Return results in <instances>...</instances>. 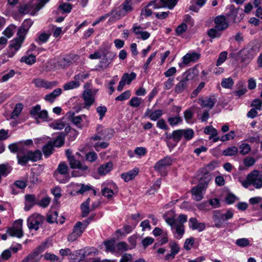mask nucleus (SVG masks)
I'll list each match as a JSON object with an SVG mask.
<instances>
[{"instance_id": "1", "label": "nucleus", "mask_w": 262, "mask_h": 262, "mask_svg": "<svg viewBox=\"0 0 262 262\" xmlns=\"http://www.w3.org/2000/svg\"><path fill=\"white\" fill-rule=\"evenodd\" d=\"M256 54V51L252 47L244 48L239 52L231 53L229 57L240 62L244 66H247Z\"/></svg>"}, {"instance_id": "2", "label": "nucleus", "mask_w": 262, "mask_h": 262, "mask_svg": "<svg viewBox=\"0 0 262 262\" xmlns=\"http://www.w3.org/2000/svg\"><path fill=\"white\" fill-rule=\"evenodd\" d=\"M211 178L209 176H207L200 179L199 183L191 189V195L193 200L196 201H201L206 192L208 184Z\"/></svg>"}, {"instance_id": "3", "label": "nucleus", "mask_w": 262, "mask_h": 262, "mask_svg": "<svg viewBox=\"0 0 262 262\" xmlns=\"http://www.w3.org/2000/svg\"><path fill=\"white\" fill-rule=\"evenodd\" d=\"M42 156V153L39 150L34 151L26 150L25 148L23 154H17V158L18 163L21 165H26L29 161L36 162L40 160Z\"/></svg>"}, {"instance_id": "4", "label": "nucleus", "mask_w": 262, "mask_h": 262, "mask_svg": "<svg viewBox=\"0 0 262 262\" xmlns=\"http://www.w3.org/2000/svg\"><path fill=\"white\" fill-rule=\"evenodd\" d=\"M243 186L245 188L252 185L256 189H259L262 187V175L257 170H254L249 173L246 178V179L242 182Z\"/></svg>"}, {"instance_id": "5", "label": "nucleus", "mask_w": 262, "mask_h": 262, "mask_svg": "<svg viewBox=\"0 0 262 262\" xmlns=\"http://www.w3.org/2000/svg\"><path fill=\"white\" fill-rule=\"evenodd\" d=\"M233 216V212L231 210H228L226 213H222L220 210H214L213 212L212 219L216 228L223 227L225 221L231 219Z\"/></svg>"}, {"instance_id": "6", "label": "nucleus", "mask_w": 262, "mask_h": 262, "mask_svg": "<svg viewBox=\"0 0 262 262\" xmlns=\"http://www.w3.org/2000/svg\"><path fill=\"white\" fill-rule=\"evenodd\" d=\"M39 2L36 4H27L21 7L20 12L23 13L30 12L31 15H34L40 10L49 0H38Z\"/></svg>"}, {"instance_id": "7", "label": "nucleus", "mask_w": 262, "mask_h": 262, "mask_svg": "<svg viewBox=\"0 0 262 262\" xmlns=\"http://www.w3.org/2000/svg\"><path fill=\"white\" fill-rule=\"evenodd\" d=\"M181 129L173 130L171 134L165 133V139L167 145L170 147H174L182 138Z\"/></svg>"}, {"instance_id": "8", "label": "nucleus", "mask_w": 262, "mask_h": 262, "mask_svg": "<svg viewBox=\"0 0 262 262\" xmlns=\"http://www.w3.org/2000/svg\"><path fill=\"white\" fill-rule=\"evenodd\" d=\"M44 220L43 216L38 213H34L28 218L27 226L30 230L36 231L42 225Z\"/></svg>"}, {"instance_id": "9", "label": "nucleus", "mask_w": 262, "mask_h": 262, "mask_svg": "<svg viewBox=\"0 0 262 262\" xmlns=\"http://www.w3.org/2000/svg\"><path fill=\"white\" fill-rule=\"evenodd\" d=\"M172 164V160L169 157H166L158 161L155 165L154 168L156 171L160 173L162 176L166 174V169L167 167Z\"/></svg>"}, {"instance_id": "10", "label": "nucleus", "mask_w": 262, "mask_h": 262, "mask_svg": "<svg viewBox=\"0 0 262 262\" xmlns=\"http://www.w3.org/2000/svg\"><path fill=\"white\" fill-rule=\"evenodd\" d=\"M30 115L38 122V119H40L43 121H47L48 118V113L46 110H41V106L37 104L33 106L30 110Z\"/></svg>"}, {"instance_id": "11", "label": "nucleus", "mask_w": 262, "mask_h": 262, "mask_svg": "<svg viewBox=\"0 0 262 262\" xmlns=\"http://www.w3.org/2000/svg\"><path fill=\"white\" fill-rule=\"evenodd\" d=\"M23 221L21 219L16 220L12 228L7 230V233L12 236H16L20 238L23 235L22 230Z\"/></svg>"}, {"instance_id": "12", "label": "nucleus", "mask_w": 262, "mask_h": 262, "mask_svg": "<svg viewBox=\"0 0 262 262\" xmlns=\"http://www.w3.org/2000/svg\"><path fill=\"white\" fill-rule=\"evenodd\" d=\"M33 83L37 88H45L46 89H51L56 86L57 84V82L56 81H48L41 78L34 79Z\"/></svg>"}, {"instance_id": "13", "label": "nucleus", "mask_w": 262, "mask_h": 262, "mask_svg": "<svg viewBox=\"0 0 262 262\" xmlns=\"http://www.w3.org/2000/svg\"><path fill=\"white\" fill-rule=\"evenodd\" d=\"M68 160L72 168L78 169L81 172H84L88 169V167L79 160H77L74 156H68Z\"/></svg>"}, {"instance_id": "14", "label": "nucleus", "mask_w": 262, "mask_h": 262, "mask_svg": "<svg viewBox=\"0 0 262 262\" xmlns=\"http://www.w3.org/2000/svg\"><path fill=\"white\" fill-rule=\"evenodd\" d=\"M113 137V132L108 128L102 129L101 132L92 137L94 141L104 140L108 141Z\"/></svg>"}, {"instance_id": "15", "label": "nucleus", "mask_w": 262, "mask_h": 262, "mask_svg": "<svg viewBox=\"0 0 262 262\" xmlns=\"http://www.w3.org/2000/svg\"><path fill=\"white\" fill-rule=\"evenodd\" d=\"M216 102L215 96L212 95L205 99L200 98L199 100V103L202 107L207 108L208 110L211 109Z\"/></svg>"}, {"instance_id": "16", "label": "nucleus", "mask_w": 262, "mask_h": 262, "mask_svg": "<svg viewBox=\"0 0 262 262\" xmlns=\"http://www.w3.org/2000/svg\"><path fill=\"white\" fill-rule=\"evenodd\" d=\"M214 23L215 24V28L218 31H223L228 27V23L225 17L223 15L217 16L214 20Z\"/></svg>"}, {"instance_id": "17", "label": "nucleus", "mask_w": 262, "mask_h": 262, "mask_svg": "<svg viewBox=\"0 0 262 262\" xmlns=\"http://www.w3.org/2000/svg\"><path fill=\"white\" fill-rule=\"evenodd\" d=\"M109 185L110 188L105 187L101 190L103 195L108 199L111 198L114 193L117 192V187L116 184L112 182L109 184Z\"/></svg>"}, {"instance_id": "18", "label": "nucleus", "mask_w": 262, "mask_h": 262, "mask_svg": "<svg viewBox=\"0 0 262 262\" xmlns=\"http://www.w3.org/2000/svg\"><path fill=\"white\" fill-rule=\"evenodd\" d=\"M40 253L39 249H35L24 258L21 262H38L41 258Z\"/></svg>"}, {"instance_id": "19", "label": "nucleus", "mask_w": 262, "mask_h": 262, "mask_svg": "<svg viewBox=\"0 0 262 262\" xmlns=\"http://www.w3.org/2000/svg\"><path fill=\"white\" fill-rule=\"evenodd\" d=\"M189 227L192 230H196L199 232H201L205 229V224L199 223L198 220L194 217H191L189 219Z\"/></svg>"}, {"instance_id": "20", "label": "nucleus", "mask_w": 262, "mask_h": 262, "mask_svg": "<svg viewBox=\"0 0 262 262\" xmlns=\"http://www.w3.org/2000/svg\"><path fill=\"white\" fill-rule=\"evenodd\" d=\"M188 79V75H187L186 77H183V78L176 85L174 91L176 93H181L187 88Z\"/></svg>"}, {"instance_id": "21", "label": "nucleus", "mask_w": 262, "mask_h": 262, "mask_svg": "<svg viewBox=\"0 0 262 262\" xmlns=\"http://www.w3.org/2000/svg\"><path fill=\"white\" fill-rule=\"evenodd\" d=\"M78 58V56L76 54H69L66 55L60 60V65L63 67L70 66L73 62L75 61Z\"/></svg>"}, {"instance_id": "22", "label": "nucleus", "mask_w": 262, "mask_h": 262, "mask_svg": "<svg viewBox=\"0 0 262 262\" xmlns=\"http://www.w3.org/2000/svg\"><path fill=\"white\" fill-rule=\"evenodd\" d=\"M83 98L86 106H90L95 101V98L90 90H85L83 93Z\"/></svg>"}, {"instance_id": "23", "label": "nucleus", "mask_w": 262, "mask_h": 262, "mask_svg": "<svg viewBox=\"0 0 262 262\" xmlns=\"http://www.w3.org/2000/svg\"><path fill=\"white\" fill-rule=\"evenodd\" d=\"M113 164L112 162L102 164L98 169V172L100 176H104L110 172L113 169Z\"/></svg>"}, {"instance_id": "24", "label": "nucleus", "mask_w": 262, "mask_h": 262, "mask_svg": "<svg viewBox=\"0 0 262 262\" xmlns=\"http://www.w3.org/2000/svg\"><path fill=\"white\" fill-rule=\"evenodd\" d=\"M217 166V163L216 162H211L207 165L200 169V172L204 175L203 178L209 176L211 178V176L209 174V173L213 170Z\"/></svg>"}, {"instance_id": "25", "label": "nucleus", "mask_w": 262, "mask_h": 262, "mask_svg": "<svg viewBox=\"0 0 262 262\" xmlns=\"http://www.w3.org/2000/svg\"><path fill=\"white\" fill-rule=\"evenodd\" d=\"M172 233H174V236L177 239H181L184 233V226L182 224H177L174 226V228Z\"/></svg>"}, {"instance_id": "26", "label": "nucleus", "mask_w": 262, "mask_h": 262, "mask_svg": "<svg viewBox=\"0 0 262 262\" xmlns=\"http://www.w3.org/2000/svg\"><path fill=\"white\" fill-rule=\"evenodd\" d=\"M62 90L60 88L55 89L52 93L46 95L45 99L49 102L52 103L56 98L61 95Z\"/></svg>"}, {"instance_id": "27", "label": "nucleus", "mask_w": 262, "mask_h": 262, "mask_svg": "<svg viewBox=\"0 0 262 262\" xmlns=\"http://www.w3.org/2000/svg\"><path fill=\"white\" fill-rule=\"evenodd\" d=\"M138 172L139 169L135 168L126 173H122L121 174V178L125 182H128L133 179L138 174Z\"/></svg>"}, {"instance_id": "28", "label": "nucleus", "mask_w": 262, "mask_h": 262, "mask_svg": "<svg viewBox=\"0 0 262 262\" xmlns=\"http://www.w3.org/2000/svg\"><path fill=\"white\" fill-rule=\"evenodd\" d=\"M68 171L69 167L68 165L64 162L60 163L59 164L56 172L55 173V176L56 179H58V174L66 176L68 173Z\"/></svg>"}, {"instance_id": "29", "label": "nucleus", "mask_w": 262, "mask_h": 262, "mask_svg": "<svg viewBox=\"0 0 262 262\" xmlns=\"http://www.w3.org/2000/svg\"><path fill=\"white\" fill-rule=\"evenodd\" d=\"M8 148L12 152L15 153L18 152V154L20 153V154H23L25 148L23 147V142L11 144L9 145Z\"/></svg>"}, {"instance_id": "30", "label": "nucleus", "mask_w": 262, "mask_h": 262, "mask_svg": "<svg viewBox=\"0 0 262 262\" xmlns=\"http://www.w3.org/2000/svg\"><path fill=\"white\" fill-rule=\"evenodd\" d=\"M85 120L87 121V117L85 115L73 116L72 118V122L78 128H82L83 126L81 123Z\"/></svg>"}, {"instance_id": "31", "label": "nucleus", "mask_w": 262, "mask_h": 262, "mask_svg": "<svg viewBox=\"0 0 262 262\" xmlns=\"http://www.w3.org/2000/svg\"><path fill=\"white\" fill-rule=\"evenodd\" d=\"M66 136V133H60L57 137L56 139L53 142H52L53 144V145L56 147L61 146L64 143V138Z\"/></svg>"}, {"instance_id": "32", "label": "nucleus", "mask_w": 262, "mask_h": 262, "mask_svg": "<svg viewBox=\"0 0 262 262\" xmlns=\"http://www.w3.org/2000/svg\"><path fill=\"white\" fill-rule=\"evenodd\" d=\"M90 202V199L88 198L85 202L82 203L81 205V209L82 211V217H86L89 214L90 211V208L89 207Z\"/></svg>"}, {"instance_id": "33", "label": "nucleus", "mask_w": 262, "mask_h": 262, "mask_svg": "<svg viewBox=\"0 0 262 262\" xmlns=\"http://www.w3.org/2000/svg\"><path fill=\"white\" fill-rule=\"evenodd\" d=\"M53 144L52 142H49L47 144L44 145L42 147V152L46 157H48L53 152Z\"/></svg>"}, {"instance_id": "34", "label": "nucleus", "mask_w": 262, "mask_h": 262, "mask_svg": "<svg viewBox=\"0 0 262 262\" xmlns=\"http://www.w3.org/2000/svg\"><path fill=\"white\" fill-rule=\"evenodd\" d=\"M16 28V27L14 25H10L3 32V34L7 38H10L13 35Z\"/></svg>"}, {"instance_id": "35", "label": "nucleus", "mask_w": 262, "mask_h": 262, "mask_svg": "<svg viewBox=\"0 0 262 262\" xmlns=\"http://www.w3.org/2000/svg\"><path fill=\"white\" fill-rule=\"evenodd\" d=\"M23 41L22 39L16 37L11 41L9 46L17 51L20 49Z\"/></svg>"}, {"instance_id": "36", "label": "nucleus", "mask_w": 262, "mask_h": 262, "mask_svg": "<svg viewBox=\"0 0 262 262\" xmlns=\"http://www.w3.org/2000/svg\"><path fill=\"white\" fill-rule=\"evenodd\" d=\"M85 230V227L83 224L81 222H78L74 226L73 229V231L77 234L80 236L82 235V233Z\"/></svg>"}, {"instance_id": "37", "label": "nucleus", "mask_w": 262, "mask_h": 262, "mask_svg": "<svg viewBox=\"0 0 262 262\" xmlns=\"http://www.w3.org/2000/svg\"><path fill=\"white\" fill-rule=\"evenodd\" d=\"M123 11L126 13L130 12L133 10V3L132 0H125L122 4Z\"/></svg>"}, {"instance_id": "38", "label": "nucleus", "mask_w": 262, "mask_h": 262, "mask_svg": "<svg viewBox=\"0 0 262 262\" xmlns=\"http://www.w3.org/2000/svg\"><path fill=\"white\" fill-rule=\"evenodd\" d=\"M80 86V82L74 79L73 81H71L69 82L65 83L63 86L66 91L72 90L78 88Z\"/></svg>"}, {"instance_id": "39", "label": "nucleus", "mask_w": 262, "mask_h": 262, "mask_svg": "<svg viewBox=\"0 0 262 262\" xmlns=\"http://www.w3.org/2000/svg\"><path fill=\"white\" fill-rule=\"evenodd\" d=\"M238 149L236 147L233 146L228 147L223 151V155L225 156H232L237 154Z\"/></svg>"}, {"instance_id": "40", "label": "nucleus", "mask_w": 262, "mask_h": 262, "mask_svg": "<svg viewBox=\"0 0 262 262\" xmlns=\"http://www.w3.org/2000/svg\"><path fill=\"white\" fill-rule=\"evenodd\" d=\"M103 243L106 247V251L112 253L115 251V241L114 239L105 241Z\"/></svg>"}, {"instance_id": "41", "label": "nucleus", "mask_w": 262, "mask_h": 262, "mask_svg": "<svg viewBox=\"0 0 262 262\" xmlns=\"http://www.w3.org/2000/svg\"><path fill=\"white\" fill-rule=\"evenodd\" d=\"M182 137H183L185 140L188 141L191 139L194 136V132L192 129L188 128L186 129H181Z\"/></svg>"}, {"instance_id": "42", "label": "nucleus", "mask_w": 262, "mask_h": 262, "mask_svg": "<svg viewBox=\"0 0 262 262\" xmlns=\"http://www.w3.org/2000/svg\"><path fill=\"white\" fill-rule=\"evenodd\" d=\"M49 126L54 129H62L65 127V124L61 120H57L51 123Z\"/></svg>"}, {"instance_id": "43", "label": "nucleus", "mask_w": 262, "mask_h": 262, "mask_svg": "<svg viewBox=\"0 0 262 262\" xmlns=\"http://www.w3.org/2000/svg\"><path fill=\"white\" fill-rule=\"evenodd\" d=\"M20 62H25L28 64H32L36 61V57L32 55H29V56H24L20 59Z\"/></svg>"}, {"instance_id": "44", "label": "nucleus", "mask_w": 262, "mask_h": 262, "mask_svg": "<svg viewBox=\"0 0 262 262\" xmlns=\"http://www.w3.org/2000/svg\"><path fill=\"white\" fill-rule=\"evenodd\" d=\"M239 153L243 155L248 154L251 150L250 145L248 143H243L239 147Z\"/></svg>"}, {"instance_id": "45", "label": "nucleus", "mask_w": 262, "mask_h": 262, "mask_svg": "<svg viewBox=\"0 0 262 262\" xmlns=\"http://www.w3.org/2000/svg\"><path fill=\"white\" fill-rule=\"evenodd\" d=\"M164 7H167L172 10L176 6L178 3L177 0H161Z\"/></svg>"}, {"instance_id": "46", "label": "nucleus", "mask_w": 262, "mask_h": 262, "mask_svg": "<svg viewBox=\"0 0 262 262\" xmlns=\"http://www.w3.org/2000/svg\"><path fill=\"white\" fill-rule=\"evenodd\" d=\"M234 84V81L232 78H224L222 79L221 85L226 89H231Z\"/></svg>"}, {"instance_id": "47", "label": "nucleus", "mask_w": 262, "mask_h": 262, "mask_svg": "<svg viewBox=\"0 0 262 262\" xmlns=\"http://www.w3.org/2000/svg\"><path fill=\"white\" fill-rule=\"evenodd\" d=\"M167 121L170 125L173 126L181 123L182 122V119L179 116L169 117Z\"/></svg>"}, {"instance_id": "48", "label": "nucleus", "mask_w": 262, "mask_h": 262, "mask_svg": "<svg viewBox=\"0 0 262 262\" xmlns=\"http://www.w3.org/2000/svg\"><path fill=\"white\" fill-rule=\"evenodd\" d=\"M23 109V105L21 103H17L13 110V112L11 114V118L12 119H15L17 118L20 114Z\"/></svg>"}, {"instance_id": "49", "label": "nucleus", "mask_w": 262, "mask_h": 262, "mask_svg": "<svg viewBox=\"0 0 262 262\" xmlns=\"http://www.w3.org/2000/svg\"><path fill=\"white\" fill-rule=\"evenodd\" d=\"M162 114L163 112L161 110H157L151 112L149 117L151 121H156L162 116Z\"/></svg>"}, {"instance_id": "50", "label": "nucleus", "mask_w": 262, "mask_h": 262, "mask_svg": "<svg viewBox=\"0 0 262 262\" xmlns=\"http://www.w3.org/2000/svg\"><path fill=\"white\" fill-rule=\"evenodd\" d=\"M236 245L239 247H245L250 245V241L247 238H241L236 239Z\"/></svg>"}, {"instance_id": "51", "label": "nucleus", "mask_w": 262, "mask_h": 262, "mask_svg": "<svg viewBox=\"0 0 262 262\" xmlns=\"http://www.w3.org/2000/svg\"><path fill=\"white\" fill-rule=\"evenodd\" d=\"M122 77H124V81L127 84L130 83L132 80L135 79L136 77V74L134 72L131 73L130 74L125 73L123 75Z\"/></svg>"}, {"instance_id": "52", "label": "nucleus", "mask_w": 262, "mask_h": 262, "mask_svg": "<svg viewBox=\"0 0 262 262\" xmlns=\"http://www.w3.org/2000/svg\"><path fill=\"white\" fill-rule=\"evenodd\" d=\"M229 9L230 12L228 13V16L232 20L235 21L238 9H236L234 5H231Z\"/></svg>"}, {"instance_id": "53", "label": "nucleus", "mask_w": 262, "mask_h": 262, "mask_svg": "<svg viewBox=\"0 0 262 262\" xmlns=\"http://www.w3.org/2000/svg\"><path fill=\"white\" fill-rule=\"evenodd\" d=\"M58 9L62 11V13H70L72 9V6L67 3L61 4Z\"/></svg>"}, {"instance_id": "54", "label": "nucleus", "mask_w": 262, "mask_h": 262, "mask_svg": "<svg viewBox=\"0 0 262 262\" xmlns=\"http://www.w3.org/2000/svg\"><path fill=\"white\" fill-rule=\"evenodd\" d=\"M58 213L56 211H52L47 215V221L49 223H54L57 222Z\"/></svg>"}, {"instance_id": "55", "label": "nucleus", "mask_w": 262, "mask_h": 262, "mask_svg": "<svg viewBox=\"0 0 262 262\" xmlns=\"http://www.w3.org/2000/svg\"><path fill=\"white\" fill-rule=\"evenodd\" d=\"M131 96V92L129 90H127L117 96L115 100L117 101H123L128 99Z\"/></svg>"}, {"instance_id": "56", "label": "nucleus", "mask_w": 262, "mask_h": 262, "mask_svg": "<svg viewBox=\"0 0 262 262\" xmlns=\"http://www.w3.org/2000/svg\"><path fill=\"white\" fill-rule=\"evenodd\" d=\"M147 6H151L154 9H160L164 7L161 0H154L148 3Z\"/></svg>"}, {"instance_id": "57", "label": "nucleus", "mask_w": 262, "mask_h": 262, "mask_svg": "<svg viewBox=\"0 0 262 262\" xmlns=\"http://www.w3.org/2000/svg\"><path fill=\"white\" fill-rule=\"evenodd\" d=\"M142 101V98L134 97H132L131 99L129 100V105L134 107H137L140 106Z\"/></svg>"}, {"instance_id": "58", "label": "nucleus", "mask_w": 262, "mask_h": 262, "mask_svg": "<svg viewBox=\"0 0 262 262\" xmlns=\"http://www.w3.org/2000/svg\"><path fill=\"white\" fill-rule=\"evenodd\" d=\"M227 52L226 51H223L220 54L219 57L216 62V66H219L224 63L227 57Z\"/></svg>"}, {"instance_id": "59", "label": "nucleus", "mask_w": 262, "mask_h": 262, "mask_svg": "<svg viewBox=\"0 0 262 262\" xmlns=\"http://www.w3.org/2000/svg\"><path fill=\"white\" fill-rule=\"evenodd\" d=\"M163 217L166 223L170 226L171 231H173L174 228V226L178 223L177 221L173 217H167L165 214L163 215Z\"/></svg>"}, {"instance_id": "60", "label": "nucleus", "mask_w": 262, "mask_h": 262, "mask_svg": "<svg viewBox=\"0 0 262 262\" xmlns=\"http://www.w3.org/2000/svg\"><path fill=\"white\" fill-rule=\"evenodd\" d=\"M100 140H98L94 144V148L97 150H99L100 149L106 148L108 146V143L107 141L100 142Z\"/></svg>"}, {"instance_id": "61", "label": "nucleus", "mask_w": 262, "mask_h": 262, "mask_svg": "<svg viewBox=\"0 0 262 262\" xmlns=\"http://www.w3.org/2000/svg\"><path fill=\"white\" fill-rule=\"evenodd\" d=\"M96 112L99 115V119L102 120L107 112V108L104 105H100L96 108Z\"/></svg>"}, {"instance_id": "62", "label": "nucleus", "mask_w": 262, "mask_h": 262, "mask_svg": "<svg viewBox=\"0 0 262 262\" xmlns=\"http://www.w3.org/2000/svg\"><path fill=\"white\" fill-rule=\"evenodd\" d=\"M108 15H113V17L116 19H119L121 17L124 16L126 14L123 11H117L115 10H112Z\"/></svg>"}, {"instance_id": "63", "label": "nucleus", "mask_w": 262, "mask_h": 262, "mask_svg": "<svg viewBox=\"0 0 262 262\" xmlns=\"http://www.w3.org/2000/svg\"><path fill=\"white\" fill-rule=\"evenodd\" d=\"M255 162L256 161L255 159L252 157H247L243 161L244 165L247 167L253 166L255 164Z\"/></svg>"}, {"instance_id": "64", "label": "nucleus", "mask_w": 262, "mask_h": 262, "mask_svg": "<svg viewBox=\"0 0 262 262\" xmlns=\"http://www.w3.org/2000/svg\"><path fill=\"white\" fill-rule=\"evenodd\" d=\"M49 34L46 33H42L39 35L38 39H36V41L39 44H41L42 43L47 42L49 39Z\"/></svg>"}]
</instances>
